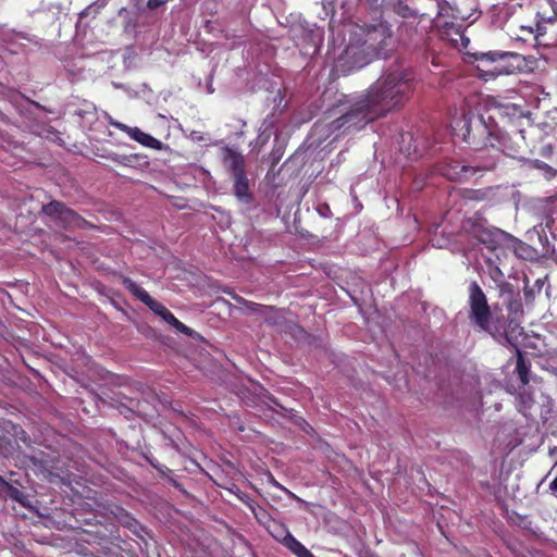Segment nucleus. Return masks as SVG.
Returning a JSON list of instances; mask_svg holds the SVG:
<instances>
[{
  "instance_id": "obj_40",
  "label": "nucleus",
  "mask_w": 557,
  "mask_h": 557,
  "mask_svg": "<svg viewBox=\"0 0 557 557\" xmlns=\"http://www.w3.org/2000/svg\"><path fill=\"white\" fill-rule=\"evenodd\" d=\"M358 557H379V556L370 550H364L363 553H360L358 555Z\"/></svg>"
},
{
  "instance_id": "obj_3",
  "label": "nucleus",
  "mask_w": 557,
  "mask_h": 557,
  "mask_svg": "<svg viewBox=\"0 0 557 557\" xmlns=\"http://www.w3.org/2000/svg\"><path fill=\"white\" fill-rule=\"evenodd\" d=\"M338 108L341 115L331 122L330 128L341 134L359 132L381 119L366 92L348 98Z\"/></svg>"
},
{
  "instance_id": "obj_37",
  "label": "nucleus",
  "mask_w": 557,
  "mask_h": 557,
  "mask_svg": "<svg viewBox=\"0 0 557 557\" xmlns=\"http://www.w3.org/2000/svg\"><path fill=\"white\" fill-rule=\"evenodd\" d=\"M111 125H113L114 127L119 128L120 131L126 133L128 136H131V134H132L131 131L134 129V127L127 126L120 122H111Z\"/></svg>"
},
{
  "instance_id": "obj_32",
  "label": "nucleus",
  "mask_w": 557,
  "mask_h": 557,
  "mask_svg": "<svg viewBox=\"0 0 557 557\" xmlns=\"http://www.w3.org/2000/svg\"><path fill=\"white\" fill-rule=\"evenodd\" d=\"M557 20V14L555 13L552 16L545 17L540 12L536 13L535 22H544V24H554V22Z\"/></svg>"
},
{
  "instance_id": "obj_11",
  "label": "nucleus",
  "mask_w": 557,
  "mask_h": 557,
  "mask_svg": "<svg viewBox=\"0 0 557 557\" xmlns=\"http://www.w3.org/2000/svg\"><path fill=\"white\" fill-rule=\"evenodd\" d=\"M57 224L64 230H85L92 227L88 221L71 208L65 210L64 215H62Z\"/></svg>"
},
{
  "instance_id": "obj_19",
  "label": "nucleus",
  "mask_w": 557,
  "mask_h": 557,
  "mask_svg": "<svg viewBox=\"0 0 557 557\" xmlns=\"http://www.w3.org/2000/svg\"><path fill=\"white\" fill-rule=\"evenodd\" d=\"M387 5H389L393 11L401 16V17H414L416 12L408 4L407 0H387Z\"/></svg>"
},
{
  "instance_id": "obj_2",
  "label": "nucleus",
  "mask_w": 557,
  "mask_h": 557,
  "mask_svg": "<svg viewBox=\"0 0 557 557\" xmlns=\"http://www.w3.org/2000/svg\"><path fill=\"white\" fill-rule=\"evenodd\" d=\"M414 79L408 72L388 73L381 76L364 92L380 117L401 109L411 98Z\"/></svg>"
},
{
  "instance_id": "obj_36",
  "label": "nucleus",
  "mask_w": 557,
  "mask_h": 557,
  "mask_svg": "<svg viewBox=\"0 0 557 557\" xmlns=\"http://www.w3.org/2000/svg\"><path fill=\"white\" fill-rule=\"evenodd\" d=\"M272 525H273V528L275 529V532H274V531H271V530H269V531L271 532V534H272V535H273L277 541H280V542H281V539L283 537V535H282V533H281V529H280V527H281V528H285V527H284V525H281V524H278V523H276L275 521H272Z\"/></svg>"
},
{
  "instance_id": "obj_42",
  "label": "nucleus",
  "mask_w": 557,
  "mask_h": 557,
  "mask_svg": "<svg viewBox=\"0 0 557 557\" xmlns=\"http://www.w3.org/2000/svg\"><path fill=\"white\" fill-rule=\"evenodd\" d=\"M245 197H246V205L250 201L251 199V195L248 193V183L246 182V194H245Z\"/></svg>"
},
{
  "instance_id": "obj_21",
  "label": "nucleus",
  "mask_w": 557,
  "mask_h": 557,
  "mask_svg": "<svg viewBox=\"0 0 557 557\" xmlns=\"http://www.w3.org/2000/svg\"><path fill=\"white\" fill-rule=\"evenodd\" d=\"M25 435V431L17 424H14L10 420L0 418V440H3L7 434L18 436V434Z\"/></svg>"
},
{
  "instance_id": "obj_5",
  "label": "nucleus",
  "mask_w": 557,
  "mask_h": 557,
  "mask_svg": "<svg viewBox=\"0 0 557 557\" xmlns=\"http://www.w3.org/2000/svg\"><path fill=\"white\" fill-rule=\"evenodd\" d=\"M123 286L143 304H145L156 315L160 317L169 325L175 329L177 332L183 333L194 339H201L202 336L182 323L161 302L152 298L147 290L140 287L132 278L127 276L122 277Z\"/></svg>"
},
{
  "instance_id": "obj_4",
  "label": "nucleus",
  "mask_w": 557,
  "mask_h": 557,
  "mask_svg": "<svg viewBox=\"0 0 557 557\" xmlns=\"http://www.w3.org/2000/svg\"><path fill=\"white\" fill-rule=\"evenodd\" d=\"M468 319L471 325L491 334L493 337L505 338L510 343V337L504 332H499L497 326L491 325L492 310L487 297L478 282L472 281L468 286Z\"/></svg>"
},
{
  "instance_id": "obj_25",
  "label": "nucleus",
  "mask_w": 557,
  "mask_h": 557,
  "mask_svg": "<svg viewBox=\"0 0 557 557\" xmlns=\"http://www.w3.org/2000/svg\"><path fill=\"white\" fill-rule=\"evenodd\" d=\"M246 505L252 510L256 519L261 524L267 525V528L270 530L271 525L268 523L271 522V519H270V516L268 515V512L261 508L257 511L255 506L248 502H246Z\"/></svg>"
},
{
  "instance_id": "obj_45",
  "label": "nucleus",
  "mask_w": 557,
  "mask_h": 557,
  "mask_svg": "<svg viewBox=\"0 0 557 557\" xmlns=\"http://www.w3.org/2000/svg\"><path fill=\"white\" fill-rule=\"evenodd\" d=\"M359 2H364L367 4L373 5L377 2V0H358Z\"/></svg>"
},
{
  "instance_id": "obj_47",
  "label": "nucleus",
  "mask_w": 557,
  "mask_h": 557,
  "mask_svg": "<svg viewBox=\"0 0 557 557\" xmlns=\"http://www.w3.org/2000/svg\"><path fill=\"white\" fill-rule=\"evenodd\" d=\"M248 392V388L246 387V393ZM245 406H248V395L246 394V403Z\"/></svg>"
},
{
  "instance_id": "obj_8",
  "label": "nucleus",
  "mask_w": 557,
  "mask_h": 557,
  "mask_svg": "<svg viewBox=\"0 0 557 557\" xmlns=\"http://www.w3.org/2000/svg\"><path fill=\"white\" fill-rule=\"evenodd\" d=\"M223 162L225 166L232 171L235 184L234 189L238 198L244 197V157L232 150L225 148L223 150Z\"/></svg>"
},
{
  "instance_id": "obj_18",
  "label": "nucleus",
  "mask_w": 557,
  "mask_h": 557,
  "mask_svg": "<svg viewBox=\"0 0 557 557\" xmlns=\"http://www.w3.org/2000/svg\"><path fill=\"white\" fill-rule=\"evenodd\" d=\"M69 207L59 200H51L41 207V213L58 223Z\"/></svg>"
},
{
  "instance_id": "obj_9",
  "label": "nucleus",
  "mask_w": 557,
  "mask_h": 557,
  "mask_svg": "<svg viewBox=\"0 0 557 557\" xmlns=\"http://www.w3.org/2000/svg\"><path fill=\"white\" fill-rule=\"evenodd\" d=\"M481 171L478 166L461 164L457 160L444 161L438 165V172L442 176L453 182L467 181Z\"/></svg>"
},
{
  "instance_id": "obj_23",
  "label": "nucleus",
  "mask_w": 557,
  "mask_h": 557,
  "mask_svg": "<svg viewBox=\"0 0 557 557\" xmlns=\"http://www.w3.org/2000/svg\"><path fill=\"white\" fill-rule=\"evenodd\" d=\"M496 286L499 297H506V299H508L519 296V294L515 292L513 285L505 280L497 283Z\"/></svg>"
},
{
  "instance_id": "obj_33",
  "label": "nucleus",
  "mask_w": 557,
  "mask_h": 557,
  "mask_svg": "<svg viewBox=\"0 0 557 557\" xmlns=\"http://www.w3.org/2000/svg\"><path fill=\"white\" fill-rule=\"evenodd\" d=\"M148 462L161 474H165V471H170V469L163 465H160L157 460L147 458Z\"/></svg>"
},
{
  "instance_id": "obj_17",
  "label": "nucleus",
  "mask_w": 557,
  "mask_h": 557,
  "mask_svg": "<svg viewBox=\"0 0 557 557\" xmlns=\"http://www.w3.org/2000/svg\"><path fill=\"white\" fill-rule=\"evenodd\" d=\"M0 486L5 492V495L17 502L20 505L24 507H30L28 495L18 490L17 487L13 486L11 483L7 482L1 475H0Z\"/></svg>"
},
{
  "instance_id": "obj_31",
  "label": "nucleus",
  "mask_w": 557,
  "mask_h": 557,
  "mask_svg": "<svg viewBox=\"0 0 557 557\" xmlns=\"http://www.w3.org/2000/svg\"><path fill=\"white\" fill-rule=\"evenodd\" d=\"M128 399L129 398H125V401H121L120 405L117 406V410L120 411L121 414H123L125 418L127 419H133L134 417H136V414H132L131 411L127 409V405H128Z\"/></svg>"
},
{
  "instance_id": "obj_49",
  "label": "nucleus",
  "mask_w": 557,
  "mask_h": 557,
  "mask_svg": "<svg viewBox=\"0 0 557 557\" xmlns=\"http://www.w3.org/2000/svg\"><path fill=\"white\" fill-rule=\"evenodd\" d=\"M314 557V556H313Z\"/></svg>"
},
{
  "instance_id": "obj_34",
  "label": "nucleus",
  "mask_w": 557,
  "mask_h": 557,
  "mask_svg": "<svg viewBox=\"0 0 557 557\" xmlns=\"http://www.w3.org/2000/svg\"><path fill=\"white\" fill-rule=\"evenodd\" d=\"M317 211L321 216L327 218L331 215V208L327 203H321L317 207Z\"/></svg>"
},
{
  "instance_id": "obj_46",
  "label": "nucleus",
  "mask_w": 557,
  "mask_h": 557,
  "mask_svg": "<svg viewBox=\"0 0 557 557\" xmlns=\"http://www.w3.org/2000/svg\"><path fill=\"white\" fill-rule=\"evenodd\" d=\"M233 486L236 488L235 494L237 495L238 499H243V497L238 494V493H240V490L236 485H233Z\"/></svg>"
},
{
  "instance_id": "obj_29",
  "label": "nucleus",
  "mask_w": 557,
  "mask_h": 557,
  "mask_svg": "<svg viewBox=\"0 0 557 557\" xmlns=\"http://www.w3.org/2000/svg\"><path fill=\"white\" fill-rule=\"evenodd\" d=\"M488 274L496 284L504 281V274L498 267L490 268Z\"/></svg>"
},
{
  "instance_id": "obj_41",
  "label": "nucleus",
  "mask_w": 557,
  "mask_h": 557,
  "mask_svg": "<svg viewBox=\"0 0 557 557\" xmlns=\"http://www.w3.org/2000/svg\"><path fill=\"white\" fill-rule=\"evenodd\" d=\"M119 163L123 164V165H127L128 162H129V158L126 157V156H123L121 157V160H116Z\"/></svg>"
},
{
  "instance_id": "obj_14",
  "label": "nucleus",
  "mask_w": 557,
  "mask_h": 557,
  "mask_svg": "<svg viewBox=\"0 0 557 557\" xmlns=\"http://www.w3.org/2000/svg\"><path fill=\"white\" fill-rule=\"evenodd\" d=\"M513 346L517 355L516 373L522 385H527L530 382L531 362L525 360L523 352L516 345Z\"/></svg>"
},
{
  "instance_id": "obj_6",
  "label": "nucleus",
  "mask_w": 557,
  "mask_h": 557,
  "mask_svg": "<svg viewBox=\"0 0 557 557\" xmlns=\"http://www.w3.org/2000/svg\"><path fill=\"white\" fill-rule=\"evenodd\" d=\"M456 135L474 149L494 146L493 132L482 115L471 111L463 113L456 123Z\"/></svg>"
},
{
  "instance_id": "obj_7",
  "label": "nucleus",
  "mask_w": 557,
  "mask_h": 557,
  "mask_svg": "<svg viewBox=\"0 0 557 557\" xmlns=\"http://www.w3.org/2000/svg\"><path fill=\"white\" fill-rule=\"evenodd\" d=\"M461 232L483 244L491 251L503 249L507 233L491 226L480 216L467 218L462 221Z\"/></svg>"
},
{
  "instance_id": "obj_35",
  "label": "nucleus",
  "mask_w": 557,
  "mask_h": 557,
  "mask_svg": "<svg viewBox=\"0 0 557 557\" xmlns=\"http://www.w3.org/2000/svg\"><path fill=\"white\" fill-rule=\"evenodd\" d=\"M170 0H148L147 8L150 10H156L163 4L168 3Z\"/></svg>"
},
{
  "instance_id": "obj_30",
  "label": "nucleus",
  "mask_w": 557,
  "mask_h": 557,
  "mask_svg": "<svg viewBox=\"0 0 557 557\" xmlns=\"http://www.w3.org/2000/svg\"><path fill=\"white\" fill-rule=\"evenodd\" d=\"M517 521L516 523L523 530H531L532 521L527 516L516 515Z\"/></svg>"
},
{
  "instance_id": "obj_1",
  "label": "nucleus",
  "mask_w": 557,
  "mask_h": 557,
  "mask_svg": "<svg viewBox=\"0 0 557 557\" xmlns=\"http://www.w3.org/2000/svg\"><path fill=\"white\" fill-rule=\"evenodd\" d=\"M394 49L393 33L387 23H379L356 34L341 58L349 70L361 69L374 59H386Z\"/></svg>"
},
{
  "instance_id": "obj_24",
  "label": "nucleus",
  "mask_w": 557,
  "mask_h": 557,
  "mask_svg": "<svg viewBox=\"0 0 557 557\" xmlns=\"http://www.w3.org/2000/svg\"><path fill=\"white\" fill-rule=\"evenodd\" d=\"M96 557H138L136 554L129 550H123L120 546L115 548L104 547L102 555Z\"/></svg>"
},
{
  "instance_id": "obj_48",
  "label": "nucleus",
  "mask_w": 557,
  "mask_h": 557,
  "mask_svg": "<svg viewBox=\"0 0 557 557\" xmlns=\"http://www.w3.org/2000/svg\"><path fill=\"white\" fill-rule=\"evenodd\" d=\"M465 40H466V44L463 46L467 47V44L469 42V39L466 38Z\"/></svg>"
},
{
  "instance_id": "obj_26",
  "label": "nucleus",
  "mask_w": 557,
  "mask_h": 557,
  "mask_svg": "<svg viewBox=\"0 0 557 557\" xmlns=\"http://www.w3.org/2000/svg\"><path fill=\"white\" fill-rule=\"evenodd\" d=\"M542 287H543V282L540 278L535 281L534 287H529L528 285H525V287H524L525 300L533 301L534 297H535V288H536L537 293H540Z\"/></svg>"
},
{
  "instance_id": "obj_16",
  "label": "nucleus",
  "mask_w": 557,
  "mask_h": 557,
  "mask_svg": "<svg viewBox=\"0 0 557 557\" xmlns=\"http://www.w3.org/2000/svg\"><path fill=\"white\" fill-rule=\"evenodd\" d=\"M131 132H132V134L129 137L133 140L139 143L140 145H143L145 147H148V148H151L154 150H162L163 144L159 139L151 136L150 134L143 132L138 127H134V129H132Z\"/></svg>"
},
{
  "instance_id": "obj_20",
  "label": "nucleus",
  "mask_w": 557,
  "mask_h": 557,
  "mask_svg": "<svg viewBox=\"0 0 557 557\" xmlns=\"http://www.w3.org/2000/svg\"><path fill=\"white\" fill-rule=\"evenodd\" d=\"M528 165L531 169L541 171L547 181L554 180L557 176V170L542 160H539V159L529 160Z\"/></svg>"
},
{
  "instance_id": "obj_27",
  "label": "nucleus",
  "mask_w": 557,
  "mask_h": 557,
  "mask_svg": "<svg viewBox=\"0 0 557 557\" xmlns=\"http://www.w3.org/2000/svg\"><path fill=\"white\" fill-rule=\"evenodd\" d=\"M519 30H520V34H517V39L528 41L529 38H532V40L534 41L535 30H534L533 26L521 25Z\"/></svg>"
},
{
  "instance_id": "obj_12",
  "label": "nucleus",
  "mask_w": 557,
  "mask_h": 557,
  "mask_svg": "<svg viewBox=\"0 0 557 557\" xmlns=\"http://www.w3.org/2000/svg\"><path fill=\"white\" fill-rule=\"evenodd\" d=\"M283 537L281 543L287 547L297 557H313L314 555L307 549L286 528H281Z\"/></svg>"
},
{
  "instance_id": "obj_44",
  "label": "nucleus",
  "mask_w": 557,
  "mask_h": 557,
  "mask_svg": "<svg viewBox=\"0 0 557 557\" xmlns=\"http://www.w3.org/2000/svg\"><path fill=\"white\" fill-rule=\"evenodd\" d=\"M550 488L557 492V476L552 481Z\"/></svg>"
},
{
  "instance_id": "obj_10",
  "label": "nucleus",
  "mask_w": 557,
  "mask_h": 557,
  "mask_svg": "<svg viewBox=\"0 0 557 557\" xmlns=\"http://www.w3.org/2000/svg\"><path fill=\"white\" fill-rule=\"evenodd\" d=\"M157 397L154 395H150V399L147 398H129L127 409L131 411L132 414H136V417L148 419L153 417V413L156 411L154 405L152 401H154Z\"/></svg>"
},
{
  "instance_id": "obj_43",
  "label": "nucleus",
  "mask_w": 557,
  "mask_h": 557,
  "mask_svg": "<svg viewBox=\"0 0 557 557\" xmlns=\"http://www.w3.org/2000/svg\"><path fill=\"white\" fill-rule=\"evenodd\" d=\"M245 306H246V310H252L253 307L256 306V304L246 300Z\"/></svg>"
},
{
  "instance_id": "obj_22",
  "label": "nucleus",
  "mask_w": 557,
  "mask_h": 557,
  "mask_svg": "<svg viewBox=\"0 0 557 557\" xmlns=\"http://www.w3.org/2000/svg\"><path fill=\"white\" fill-rule=\"evenodd\" d=\"M534 30H535L534 46H543V47L550 46V42L544 40V37L547 33V24H544V22H535Z\"/></svg>"
},
{
  "instance_id": "obj_38",
  "label": "nucleus",
  "mask_w": 557,
  "mask_h": 557,
  "mask_svg": "<svg viewBox=\"0 0 557 557\" xmlns=\"http://www.w3.org/2000/svg\"><path fill=\"white\" fill-rule=\"evenodd\" d=\"M484 57H486L491 61H496L498 59H504L506 57V54L498 53V52H488V53H485Z\"/></svg>"
},
{
  "instance_id": "obj_15",
  "label": "nucleus",
  "mask_w": 557,
  "mask_h": 557,
  "mask_svg": "<svg viewBox=\"0 0 557 557\" xmlns=\"http://www.w3.org/2000/svg\"><path fill=\"white\" fill-rule=\"evenodd\" d=\"M496 109L502 116H506L510 121L520 120L527 115L524 106L512 102L499 103Z\"/></svg>"
},
{
  "instance_id": "obj_13",
  "label": "nucleus",
  "mask_w": 557,
  "mask_h": 557,
  "mask_svg": "<svg viewBox=\"0 0 557 557\" xmlns=\"http://www.w3.org/2000/svg\"><path fill=\"white\" fill-rule=\"evenodd\" d=\"M112 513L117 522L127 528L133 534L140 536L141 532L145 531V528L124 508L116 506Z\"/></svg>"
},
{
  "instance_id": "obj_39",
  "label": "nucleus",
  "mask_w": 557,
  "mask_h": 557,
  "mask_svg": "<svg viewBox=\"0 0 557 557\" xmlns=\"http://www.w3.org/2000/svg\"><path fill=\"white\" fill-rule=\"evenodd\" d=\"M117 537H119L117 529L113 525L112 529L110 530L109 535L106 537H102L101 540L104 542H108V540L110 541V540L117 539Z\"/></svg>"
},
{
  "instance_id": "obj_28",
  "label": "nucleus",
  "mask_w": 557,
  "mask_h": 557,
  "mask_svg": "<svg viewBox=\"0 0 557 557\" xmlns=\"http://www.w3.org/2000/svg\"><path fill=\"white\" fill-rule=\"evenodd\" d=\"M506 308L509 312H517L521 309V302L519 299L508 298L505 300Z\"/></svg>"
}]
</instances>
